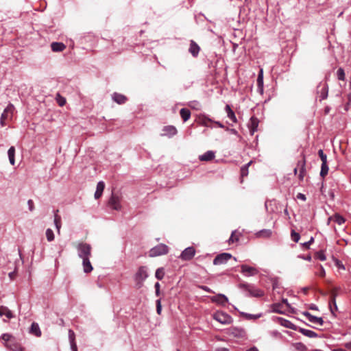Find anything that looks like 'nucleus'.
Returning a JSON list of instances; mask_svg holds the SVG:
<instances>
[{
	"instance_id": "obj_1",
	"label": "nucleus",
	"mask_w": 351,
	"mask_h": 351,
	"mask_svg": "<svg viewBox=\"0 0 351 351\" xmlns=\"http://www.w3.org/2000/svg\"><path fill=\"white\" fill-rule=\"evenodd\" d=\"M92 247L90 244L86 243H79L77 245L78 256L80 258H90Z\"/></svg>"
},
{
	"instance_id": "obj_2",
	"label": "nucleus",
	"mask_w": 351,
	"mask_h": 351,
	"mask_svg": "<svg viewBox=\"0 0 351 351\" xmlns=\"http://www.w3.org/2000/svg\"><path fill=\"white\" fill-rule=\"evenodd\" d=\"M169 252V247L163 243H160L152 247L149 252V256L156 257L164 254H167Z\"/></svg>"
},
{
	"instance_id": "obj_3",
	"label": "nucleus",
	"mask_w": 351,
	"mask_h": 351,
	"mask_svg": "<svg viewBox=\"0 0 351 351\" xmlns=\"http://www.w3.org/2000/svg\"><path fill=\"white\" fill-rule=\"evenodd\" d=\"M149 276L148 269L146 266H141L134 275L136 284H141Z\"/></svg>"
},
{
	"instance_id": "obj_4",
	"label": "nucleus",
	"mask_w": 351,
	"mask_h": 351,
	"mask_svg": "<svg viewBox=\"0 0 351 351\" xmlns=\"http://www.w3.org/2000/svg\"><path fill=\"white\" fill-rule=\"evenodd\" d=\"M297 167L299 171L298 179L300 182H302L304 180V178L306 174V157L304 154H301V159L298 160Z\"/></svg>"
},
{
	"instance_id": "obj_5",
	"label": "nucleus",
	"mask_w": 351,
	"mask_h": 351,
	"mask_svg": "<svg viewBox=\"0 0 351 351\" xmlns=\"http://www.w3.org/2000/svg\"><path fill=\"white\" fill-rule=\"evenodd\" d=\"M240 272L245 277L254 276L259 274L258 269L252 266L243 264L240 266Z\"/></svg>"
},
{
	"instance_id": "obj_6",
	"label": "nucleus",
	"mask_w": 351,
	"mask_h": 351,
	"mask_svg": "<svg viewBox=\"0 0 351 351\" xmlns=\"http://www.w3.org/2000/svg\"><path fill=\"white\" fill-rule=\"evenodd\" d=\"M329 295H330L329 306H330V308L332 313L334 314V311L337 310V306L336 304V297L339 295V289L337 287L332 289L330 291Z\"/></svg>"
},
{
	"instance_id": "obj_7",
	"label": "nucleus",
	"mask_w": 351,
	"mask_h": 351,
	"mask_svg": "<svg viewBox=\"0 0 351 351\" xmlns=\"http://www.w3.org/2000/svg\"><path fill=\"white\" fill-rule=\"evenodd\" d=\"M232 254L228 252H223L217 255L213 260V265H220L226 264L231 258Z\"/></svg>"
},
{
	"instance_id": "obj_8",
	"label": "nucleus",
	"mask_w": 351,
	"mask_h": 351,
	"mask_svg": "<svg viewBox=\"0 0 351 351\" xmlns=\"http://www.w3.org/2000/svg\"><path fill=\"white\" fill-rule=\"evenodd\" d=\"M108 205L110 208L115 210H119L121 208V198L119 195L112 193L108 200Z\"/></svg>"
},
{
	"instance_id": "obj_9",
	"label": "nucleus",
	"mask_w": 351,
	"mask_h": 351,
	"mask_svg": "<svg viewBox=\"0 0 351 351\" xmlns=\"http://www.w3.org/2000/svg\"><path fill=\"white\" fill-rule=\"evenodd\" d=\"M213 317L215 320L221 324H229L232 322V317L227 313L221 311L216 312L214 314Z\"/></svg>"
},
{
	"instance_id": "obj_10",
	"label": "nucleus",
	"mask_w": 351,
	"mask_h": 351,
	"mask_svg": "<svg viewBox=\"0 0 351 351\" xmlns=\"http://www.w3.org/2000/svg\"><path fill=\"white\" fill-rule=\"evenodd\" d=\"M247 294L252 297L261 298L265 295V291L259 287H243Z\"/></svg>"
},
{
	"instance_id": "obj_11",
	"label": "nucleus",
	"mask_w": 351,
	"mask_h": 351,
	"mask_svg": "<svg viewBox=\"0 0 351 351\" xmlns=\"http://www.w3.org/2000/svg\"><path fill=\"white\" fill-rule=\"evenodd\" d=\"M317 93L319 95V101L326 99L328 95V85L326 82H320L317 86Z\"/></svg>"
},
{
	"instance_id": "obj_12",
	"label": "nucleus",
	"mask_w": 351,
	"mask_h": 351,
	"mask_svg": "<svg viewBox=\"0 0 351 351\" xmlns=\"http://www.w3.org/2000/svg\"><path fill=\"white\" fill-rule=\"evenodd\" d=\"M195 254V248L193 247H188L182 252L180 258L183 261H190L194 257Z\"/></svg>"
},
{
	"instance_id": "obj_13",
	"label": "nucleus",
	"mask_w": 351,
	"mask_h": 351,
	"mask_svg": "<svg viewBox=\"0 0 351 351\" xmlns=\"http://www.w3.org/2000/svg\"><path fill=\"white\" fill-rule=\"evenodd\" d=\"M303 315L309 322L314 324H317L319 326H322L324 324V321L322 317H317L316 316L312 315L310 313L307 311L304 312Z\"/></svg>"
},
{
	"instance_id": "obj_14",
	"label": "nucleus",
	"mask_w": 351,
	"mask_h": 351,
	"mask_svg": "<svg viewBox=\"0 0 351 351\" xmlns=\"http://www.w3.org/2000/svg\"><path fill=\"white\" fill-rule=\"evenodd\" d=\"M14 111V106L12 104H9L1 114L2 119H12Z\"/></svg>"
},
{
	"instance_id": "obj_15",
	"label": "nucleus",
	"mask_w": 351,
	"mask_h": 351,
	"mask_svg": "<svg viewBox=\"0 0 351 351\" xmlns=\"http://www.w3.org/2000/svg\"><path fill=\"white\" fill-rule=\"evenodd\" d=\"M259 121L256 117H252L248 123V128L251 135H253L255 132L257 131L258 127Z\"/></svg>"
},
{
	"instance_id": "obj_16",
	"label": "nucleus",
	"mask_w": 351,
	"mask_h": 351,
	"mask_svg": "<svg viewBox=\"0 0 351 351\" xmlns=\"http://www.w3.org/2000/svg\"><path fill=\"white\" fill-rule=\"evenodd\" d=\"M200 51L199 46L193 40L190 41L189 52L192 55L193 57L197 58Z\"/></svg>"
},
{
	"instance_id": "obj_17",
	"label": "nucleus",
	"mask_w": 351,
	"mask_h": 351,
	"mask_svg": "<svg viewBox=\"0 0 351 351\" xmlns=\"http://www.w3.org/2000/svg\"><path fill=\"white\" fill-rule=\"evenodd\" d=\"M112 99L119 105L124 104L128 101L126 96L118 93H114L112 95Z\"/></svg>"
},
{
	"instance_id": "obj_18",
	"label": "nucleus",
	"mask_w": 351,
	"mask_h": 351,
	"mask_svg": "<svg viewBox=\"0 0 351 351\" xmlns=\"http://www.w3.org/2000/svg\"><path fill=\"white\" fill-rule=\"evenodd\" d=\"M5 346L12 351H23L21 345L16 341L14 339L10 341V343H6Z\"/></svg>"
},
{
	"instance_id": "obj_19",
	"label": "nucleus",
	"mask_w": 351,
	"mask_h": 351,
	"mask_svg": "<svg viewBox=\"0 0 351 351\" xmlns=\"http://www.w3.org/2000/svg\"><path fill=\"white\" fill-rule=\"evenodd\" d=\"M265 207L267 213H275V208H277V202L276 200H267L265 203Z\"/></svg>"
},
{
	"instance_id": "obj_20",
	"label": "nucleus",
	"mask_w": 351,
	"mask_h": 351,
	"mask_svg": "<svg viewBox=\"0 0 351 351\" xmlns=\"http://www.w3.org/2000/svg\"><path fill=\"white\" fill-rule=\"evenodd\" d=\"M162 131L165 132V135H167L169 137L175 136L178 132L176 128L173 125L165 126Z\"/></svg>"
},
{
	"instance_id": "obj_21",
	"label": "nucleus",
	"mask_w": 351,
	"mask_h": 351,
	"mask_svg": "<svg viewBox=\"0 0 351 351\" xmlns=\"http://www.w3.org/2000/svg\"><path fill=\"white\" fill-rule=\"evenodd\" d=\"M104 188L105 183L103 181H99L97 184L96 191L94 195V197L96 199L101 197L104 190Z\"/></svg>"
},
{
	"instance_id": "obj_22",
	"label": "nucleus",
	"mask_w": 351,
	"mask_h": 351,
	"mask_svg": "<svg viewBox=\"0 0 351 351\" xmlns=\"http://www.w3.org/2000/svg\"><path fill=\"white\" fill-rule=\"evenodd\" d=\"M51 48L53 52H60L65 49L66 45L60 42H53L51 44Z\"/></svg>"
},
{
	"instance_id": "obj_23",
	"label": "nucleus",
	"mask_w": 351,
	"mask_h": 351,
	"mask_svg": "<svg viewBox=\"0 0 351 351\" xmlns=\"http://www.w3.org/2000/svg\"><path fill=\"white\" fill-rule=\"evenodd\" d=\"M215 157V153L213 151H207L204 154L199 156L201 161H210Z\"/></svg>"
},
{
	"instance_id": "obj_24",
	"label": "nucleus",
	"mask_w": 351,
	"mask_h": 351,
	"mask_svg": "<svg viewBox=\"0 0 351 351\" xmlns=\"http://www.w3.org/2000/svg\"><path fill=\"white\" fill-rule=\"evenodd\" d=\"M83 270L88 274L93 271V267L90 262V258H82Z\"/></svg>"
},
{
	"instance_id": "obj_25",
	"label": "nucleus",
	"mask_w": 351,
	"mask_h": 351,
	"mask_svg": "<svg viewBox=\"0 0 351 351\" xmlns=\"http://www.w3.org/2000/svg\"><path fill=\"white\" fill-rule=\"evenodd\" d=\"M225 111L227 114V117L233 122L237 123V119L236 117L234 112L232 110L229 104H226L225 106Z\"/></svg>"
},
{
	"instance_id": "obj_26",
	"label": "nucleus",
	"mask_w": 351,
	"mask_h": 351,
	"mask_svg": "<svg viewBox=\"0 0 351 351\" xmlns=\"http://www.w3.org/2000/svg\"><path fill=\"white\" fill-rule=\"evenodd\" d=\"M211 299L213 302L222 305H224L228 302V298L224 295L221 294L215 295Z\"/></svg>"
},
{
	"instance_id": "obj_27",
	"label": "nucleus",
	"mask_w": 351,
	"mask_h": 351,
	"mask_svg": "<svg viewBox=\"0 0 351 351\" xmlns=\"http://www.w3.org/2000/svg\"><path fill=\"white\" fill-rule=\"evenodd\" d=\"M58 210H56L54 213V225L58 234H60V228L62 226L61 217L58 214Z\"/></svg>"
},
{
	"instance_id": "obj_28",
	"label": "nucleus",
	"mask_w": 351,
	"mask_h": 351,
	"mask_svg": "<svg viewBox=\"0 0 351 351\" xmlns=\"http://www.w3.org/2000/svg\"><path fill=\"white\" fill-rule=\"evenodd\" d=\"M180 114L184 122L187 121L191 117V111L188 108H182L180 110Z\"/></svg>"
},
{
	"instance_id": "obj_29",
	"label": "nucleus",
	"mask_w": 351,
	"mask_h": 351,
	"mask_svg": "<svg viewBox=\"0 0 351 351\" xmlns=\"http://www.w3.org/2000/svg\"><path fill=\"white\" fill-rule=\"evenodd\" d=\"M5 315L7 318L10 319L13 317V314L10 310L8 309L6 306H0V316Z\"/></svg>"
},
{
	"instance_id": "obj_30",
	"label": "nucleus",
	"mask_w": 351,
	"mask_h": 351,
	"mask_svg": "<svg viewBox=\"0 0 351 351\" xmlns=\"http://www.w3.org/2000/svg\"><path fill=\"white\" fill-rule=\"evenodd\" d=\"M272 232L271 230L263 229L256 233V237L269 238L271 237Z\"/></svg>"
},
{
	"instance_id": "obj_31",
	"label": "nucleus",
	"mask_w": 351,
	"mask_h": 351,
	"mask_svg": "<svg viewBox=\"0 0 351 351\" xmlns=\"http://www.w3.org/2000/svg\"><path fill=\"white\" fill-rule=\"evenodd\" d=\"M8 158L10 164L14 165L15 164V148L14 146H11L8 151Z\"/></svg>"
},
{
	"instance_id": "obj_32",
	"label": "nucleus",
	"mask_w": 351,
	"mask_h": 351,
	"mask_svg": "<svg viewBox=\"0 0 351 351\" xmlns=\"http://www.w3.org/2000/svg\"><path fill=\"white\" fill-rule=\"evenodd\" d=\"M299 331L302 335H304L308 337H310V338H315V337H317V334L313 330H310L304 329V328H300Z\"/></svg>"
},
{
	"instance_id": "obj_33",
	"label": "nucleus",
	"mask_w": 351,
	"mask_h": 351,
	"mask_svg": "<svg viewBox=\"0 0 351 351\" xmlns=\"http://www.w3.org/2000/svg\"><path fill=\"white\" fill-rule=\"evenodd\" d=\"M331 219H332V220L335 223H337L338 225H342V224H343V223H345V221H346L345 218H344L343 216H341V215L337 214V213L335 214V215L331 217Z\"/></svg>"
},
{
	"instance_id": "obj_34",
	"label": "nucleus",
	"mask_w": 351,
	"mask_h": 351,
	"mask_svg": "<svg viewBox=\"0 0 351 351\" xmlns=\"http://www.w3.org/2000/svg\"><path fill=\"white\" fill-rule=\"evenodd\" d=\"M30 332L31 333L34 334L36 337H40L41 335V331L40 330V328L36 323H33L30 328Z\"/></svg>"
},
{
	"instance_id": "obj_35",
	"label": "nucleus",
	"mask_w": 351,
	"mask_h": 351,
	"mask_svg": "<svg viewBox=\"0 0 351 351\" xmlns=\"http://www.w3.org/2000/svg\"><path fill=\"white\" fill-rule=\"evenodd\" d=\"M240 234L237 232V230H234L232 232L231 235L228 239V243H234V242H237L239 240Z\"/></svg>"
},
{
	"instance_id": "obj_36",
	"label": "nucleus",
	"mask_w": 351,
	"mask_h": 351,
	"mask_svg": "<svg viewBox=\"0 0 351 351\" xmlns=\"http://www.w3.org/2000/svg\"><path fill=\"white\" fill-rule=\"evenodd\" d=\"M69 339H70V341H71V349L73 350V351H77V346H76V343L75 342V333H74V332L73 330H69Z\"/></svg>"
},
{
	"instance_id": "obj_37",
	"label": "nucleus",
	"mask_w": 351,
	"mask_h": 351,
	"mask_svg": "<svg viewBox=\"0 0 351 351\" xmlns=\"http://www.w3.org/2000/svg\"><path fill=\"white\" fill-rule=\"evenodd\" d=\"M271 308L273 312L278 313L280 314H282L284 312L283 304L280 303L274 304L271 306Z\"/></svg>"
},
{
	"instance_id": "obj_38",
	"label": "nucleus",
	"mask_w": 351,
	"mask_h": 351,
	"mask_svg": "<svg viewBox=\"0 0 351 351\" xmlns=\"http://www.w3.org/2000/svg\"><path fill=\"white\" fill-rule=\"evenodd\" d=\"M329 167L327 165V162L322 163L321 171H320V176L325 177L328 173Z\"/></svg>"
},
{
	"instance_id": "obj_39",
	"label": "nucleus",
	"mask_w": 351,
	"mask_h": 351,
	"mask_svg": "<svg viewBox=\"0 0 351 351\" xmlns=\"http://www.w3.org/2000/svg\"><path fill=\"white\" fill-rule=\"evenodd\" d=\"M251 163L252 161L249 162L248 163L244 165L241 167V176L242 178L247 176L248 175V168Z\"/></svg>"
},
{
	"instance_id": "obj_40",
	"label": "nucleus",
	"mask_w": 351,
	"mask_h": 351,
	"mask_svg": "<svg viewBox=\"0 0 351 351\" xmlns=\"http://www.w3.org/2000/svg\"><path fill=\"white\" fill-rule=\"evenodd\" d=\"M337 77L340 81H344L346 80V74L344 69L341 67H339L337 71Z\"/></svg>"
},
{
	"instance_id": "obj_41",
	"label": "nucleus",
	"mask_w": 351,
	"mask_h": 351,
	"mask_svg": "<svg viewBox=\"0 0 351 351\" xmlns=\"http://www.w3.org/2000/svg\"><path fill=\"white\" fill-rule=\"evenodd\" d=\"M199 120H200L202 125H203L204 126H208V122H213V120L205 114L202 115L199 117Z\"/></svg>"
},
{
	"instance_id": "obj_42",
	"label": "nucleus",
	"mask_w": 351,
	"mask_h": 351,
	"mask_svg": "<svg viewBox=\"0 0 351 351\" xmlns=\"http://www.w3.org/2000/svg\"><path fill=\"white\" fill-rule=\"evenodd\" d=\"M46 237L48 241L51 242L54 240V234L51 229L47 228L45 232Z\"/></svg>"
},
{
	"instance_id": "obj_43",
	"label": "nucleus",
	"mask_w": 351,
	"mask_h": 351,
	"mask_svg": "<svg viewBox=\"0 0 351 351\" xmlns=\"http://www.w3.org/2000/svg\"><path fill=\"white\" fill-rule=\"evenodd\" d=\"M256 83H257V91L262 95L264 91L263 80L257 79Z\"/></svg>"
},
{
	"instance_id": "obj_44",
	"label": "nucleus",
	"mask_w": 351,
	"mask_h": 351,
	"mask_svg": "<svg viewBox=\"0 0 351 351\" xmlns=\"http://www.w3.org/2000/svg\"><path fill=\"white\" fill-rule=\"evenodd\" d=\"M156 278L158 280L162 279L165 276V270L162 267H160L156 269L155 274Z\"/></svg>"
},
{
	"instance_id": "obj_45",
	"label": "nucleus",
	"mask_w": 351,
	"mask_h": 351,
	"mask_svg": "<svg viewBox=\"0 0 351 351\" xmlns=\"http://www.w3.org/2000/svg\"><path fill=\"white\" fill-rule=\"evenodd\" d=\"M315 258L317 259H319L322 261H324L326 259V254L324 253V251L322 250H320V251H318L315 253Z\"/></svg>"
},
{
	"instance_id": "obj_46",
	"label": "nucleus",
	"mask_w": 351,
	"mask_h": 351,
	"mask_svg": "<svg viewBox=\"0 0 351 351\" xmlns=\"http://www.w3.org/2000/svg\"><path fill=\"white\" fill-rule=\"evenodd\" d=\"M291 238L292 241L295 243H298L300 239V235L299 233L296 232L295 230H292L291 232Z\"/></svg>"
},
{
	"instance_id": "obj_47",
	"label": "nucleus",
	"mask_w": 351,
	"mask_h": 351,
	"mask_svg": "<svg viewBox=\"0 0 351 351\" xmlns=\"http://www.w3.org/2000/svg\"><path fill=\"white\" fill-rule=\"evenodd\" d=\"M189 107L195 110H199L201 108V104L197 101H191L189 104Z\"/></svg>"
},
{
	"instance_id": "obj_48",
	"label": "nucleus",
	"mask_w": 351,
	"mask_h": 351,
	"mask_svg": "<svg viewBox=\"0 0 351 351\" xmlns=\"http://www.w3.org/2000/svg\"><path fill=\"white\" fill-rule=\"evenodd\" d=\"M56 100L60 106H63L66 104V99L59 93L57 95Z\"/></svg>"
},
{
	"instance_id": "obj_49",
	"label": "nucleus",
	"mask_w": 351,
	"mask_h": 351,
	"mask_svg": "<svg viewBox=\"0 0 351 351\" xmlns=\"http://www.w3.org/2000/svg\"><path fill=\"white\" fill-rule=\"evenodd\" d=\"M318 155L320 157L322 163L327 162V156L324 153V151L322 149H319L318 151Z\"/></svg>"
},
{
	"instance_id": "obj_50",
	"label": "nucleus",
	"mask_w": 351,
	"mask_h": 351,
	"mask_svg": "<svg viewBox=\"0 0 351 351\" xmlns=\"http://www.w3.org/2000/svg\"><path fill=\"white\" fill-rule=\"evenodd\" d=\"M1 338L3 340L5 341V344L6 343H10V341H12L14 339V338L12 337V335H10V334H3L2 336H1Z\"/></svg>"
},
{
	"instance_id": "obj_51",
	"label": "nucleus",
	"mask_w": 351,
	"mask_h": 351,
	"mask_svg": "<svg viewBox=\"0 0 351 351\" xmlns=\"http://www.w3.org/2000/svg\"><path fill=\"white\" fill-rule=\"evenodd\" d=\"M314 241V238L313 237H311L310 240L308 241H306V242H304L303 243H302V246L305 248V249H308L310 247V245Z\"/></svg>"
},
{
	"instance_id": "obj_52",
	"label": "nucleus",
	"mask_w": 351,
	"mask_h": 351,
	"mask_svg": "<svg viewBox=\"0 0 351 351\" xmlns=\"http://www.w3.org/2000/svg\"><path fill=\"white\" fill-rule=\"evenodd\" d=\"M162 311V306L160 302V299L156 300V312L158 315H160Z\"/></svg>"
},
{
	"instance_id": "obj_53",
	"label": "nucleus",
	"mask_w": 351,
	"mask_h": 351,
	"mask_svg": "<svg viewBox=\"0 0 351 351\" xmlns=\"http://www.w3.org/2000/svg\"><path fill=\"white\" fill-rule=\"evenodd\" d=\"M271 285H274V286L278 285L279 283H280V278L278 277L271 278Z\"/></svg>"
},
{
	"instance_id": "obj_54",
	"label": "nucleus",
	"mask_w": 351,
	"mask_h": 351,
	"mask_svg": "<svg viewBox=\"0 0 351 351\" xmlns=\"http://www.w3.org/2000/svg\"><path fill=\"white\" fill-rule=\"evenodd\" d=\"M17 276V273L16 271H10L8 273V277L11 280H14Z\"/></svg>"
},
{
	"instance_id": "obj_55",
	"label": "nucleus",
	"mask_w": 351,
	"mask_h": 351,
	"mask_svg": "<svg viewBox=\"0 0 351 351\" xmlns=\"http://www.w3.org/2000/svg\"><path fill=\"white\" fill-rule=\"evenodd\" d=\"M27 205L29 210L32 212L34 210V204L32 199H29L27 201Z\"/></svg>"
},
{
	"instance_id": "obj_56",
	"label": "nucleus",
	"mask_w": 351,
	"mask_h": 351,
	"mask_svg": "<svg viewBox=\"0 0 351 351\" xmlns=\"http://www.w3.org/2000/svg\"><path fill=\"white\" fill-rule=\"evenodd\" d=\"M335 265L339 268V269H345L343 263L338 259H335Z\"/></svg>"
},
{
	"instance_id": "obj_57",
	"label": "nucleus",
	"mask_w": 351,
	"mask_h": 351,
	"mask_svg": "<svg viewBox=\"0 0 351 351\" xmlns=\"http://www.w3.org/2000/svg\"><path fill=\"white\" fill-rule=\"evenodd\" d=\"M296 197L297 199H301L302 201H306V197L304 194L303 193H298L296 195Z\"/></svg>"
},
{
	"instance_id": "obj_58",
	"label": "nucleus",
	"mask_w": 351,
	"mask_h": 351,
	"mask_svg": "<svg viewBox=\"0 0 351 351\" xmlns=\"http://www.w3.org/2000/svg\"><path fill=\"white\" fill-rule=\"evenodd\" d=\"M284 323L282 322V324L287 328H292L291 325H293L289 321L283 319Z\"/></svg>"
},
{
	"instance_id": "obj_59",
	"label": "nucleus",
	"mask_w": 351,
	"mask_h": 351,
	"mask_svg": "<svg viewBox=\"0 0 351 351\" xmlns=\"http://www.w3.org/2000/svg\"><path fill=\"white\" fill-rule=\"evenodd\" d=\"M257 79L263 80V69H260V71L258 72V74Z\"/></svg>"
},
{
	"instance_id": "obj_60",
	"label": "nucleus",
	"mask_w": 351,
	"mask_h": 351,
	"mask_svg": "<svg viewBox=\"0 0 351 351\" xmlns=\"http://www.w3.org/2000/svg\"><path fill=\"white\" fill-rule=\"evenodd\" d=\"M212 123H214L215 124H216L220 128H225L224 125L223 123H221L220 121H213Z\"/></svg>"
},
{
	"instance_id": "obj_61",
	"label": "nucleus",
	"mask_w": 351,
	"mask_h": 351,
	"mask_svg": "<svg viewBox=\"0 0 351 351\" xmlns=\"http://www.w3.org/2000/svg\"><path fill=\"white\" fill-rule=\"evenodd\" d=\"M298 349H300L301 350H306V348L304 345L302 344V343H299L298 346Z\"/></svg>"
},
{
	"instance_id": "obj_62",
	"label": "nucleus",
	"mask_w": 351,
	"mask_h": 351,
	"mask_svg": "<svg viewBox=\"0 0 351 351\" xmlns=\"http://www.w3.org/2000/svg\"><path fill=\"white\" fill-rule=\"evenodd\" d=\"M226 130L230 131L232 134H237V131L235 129H229L228 128H226Z\"/></svg>"
},
{
	"instance_id": "obj_63",
	"label": "nucleus",
	"mask_w": 351,
	"mask_h": 351,
	"mask_svg": "<svg viewBox=\"0 0 351 351\" xmlns=\"http://www.w3.org/2000/svg\"><path fill=\"white\" fill-rule=\"evenodd\" d=\"M345 347L346 348H348V350H351V341L350 342H348V343H346L345 344Z\"/></svg>"
},
{
	"instance_id": "obj_64",
	"label": "nucleus",
	"mask_w": 351,
	"mask_h": 351,
	"mask_svg": "<svg viewBox=\"0 0 351 351\" xmlns=\"http://www.w3.org/2000/svg\"><path fill=\"white\" fill-rule=\"evenodd\" d=\"M216 351H229L228 349L226 348H218Z\"/></svg>"
}]
</instances>
